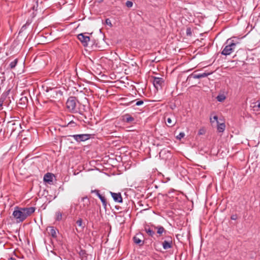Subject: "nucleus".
I'll return each instance as SVG.
<instances>
[{"mask_svg":"<svg viewBox=\"0 0 260 260\" xmlns=\"http://www.w3.org/2000/svg\"><path fill=\"white\" fill-rule=\"evenodd\" d=\"M36 208L30 207L28 208H20L16 207L13 212V216L16 220L17 222H22L25 220L28 216H30L35 212Z\"/></svg>","mask_w":260,"mask_h":260,"instance_id":"1","label":"nucleus"},{"mask_svg":"<svg viewBox=\"0 0 260 260\" xmlns=\"http://www.w3.org/2000/svg\"><path fill=\"white\" fill-rule=\"evenodd\" d=\"M225 46L221 51V54L227 56L230 55L234 52L237 43L232 39H229L226 40Z\"/></svg>","mask_w":260,"mask_h":260,"instance_id":"2","label":"nucleus"},{"mask_svg":"<svg viewBox=\"0 0 260 260\" xmlns=\"http://www.w3.org/2000/svg\"><path fill=\"white\" fill-rule=\"evenodd\" d=\"M77 99L74 96L70 97L67 102L66 106L67 109L72 112L76 111Z\"/></svg>","mask_w":260,"mask_h":260,"instance_id":"3","label":"nucleus"},{"mask_svg":"<svg viewBox=\"0 0 260 260\" xmlns=\"http://www.w3.org/2000/svg\"><path fill=\"white\" fill-rule=\"evenodd\" d=\"M81 201L82 202V204H81L80 208L87 214L88 211L89 210V207L90 205V201L87 197L82 198Z\"/></svg>","mask_w":260,"mask_h":260,"instance_id":"4","label":"nucleus"},{"mask_svg":"<svg viewBox=\"0 0 260 260\" xmlns=\"http://www.w3.org/2000/svg\"><path fill=\"white\" fill-rule=\"evenodd\" d=\"M70 136L73 137L78 143L85 141L90 138V135L89 134L73 135Z\"/></svg>","mask_w":260,"mask_h":260,"instance_id":"5","label":"nucleus"},{"mask_svg":"<svg viewBox=\"0 0 260 260\" xmlns=\"http://www.w3.org/2000/svg\"><path fill=\"white\" fill-rule=\"evenodd\" d=\"M164 80L162 78L153 77V84L155 88L158 90L161 88L164 84Z\"/></svg>","mask_w":260,"mask_h":260,"instance_id":"6","label":"nucleus"},{"mask_svg":"<svg viewBox=\"0 0 260 260\" xmlns=\"http://www.w3.org/2000/svg\"><path fill=\"white\" fill-rule=\"evenodd\" d=\"M78 39L84 47L87 46L88 43L90 41L89 37L85 35L84 34H79L78 35Z\"/></svg>","mask_w":260,"mask_h":260,"instance_id":"7","label":"nucleus"},{"mask_svg":"<svg viewBox=\"0 0 260 260\" xmlns=\"http://www.w3.org/2000/svg\"><path fill=\"white\" fill-rule=\"evenodd\" d=\"M162 247L164 249L167 250L171 248L173 246V241L171 237H167V239L162 243Z\"/></svg>","mask_w":260,"mask_h":260,"instance_id":"8","label":"nucleus"},{"mask_svg":"<svg viewBox=\"0 0 260 260\" xmlns=\"http://www.w3.org/2000/svg\"><path fill=\"white\" fill-rule=\"evenodd\" d=\"M154 225H146L144 226V231L149 236L153 237L155 235V230L153 228Z\"/></svg>","mask_w":260,"mask_h":260,"instance_id":"9","label":"nucleus"},{"mask_svg":"<svg viewBox=\"0 0 260 260\" xmlns=\"http://www.w3.org/2000/svg\"><path fill=\"white\" fill-rule=\"evenodd\" d=\"M122 121L127 123H134L135 118L129 114H125L122 116Z\"/></svg>","mask_w":260,"mask_h":260,"instance_id":"10","label":"nucleus"},{"mask_svg":"<svg viewBox=\"0 0 260 260\" xmlns=\"http://www.w3.org/2000/svg\"><path fill=\"white\" fill-rule=\"evenodd\" d=\"M153 228L156 231L157 237L162 236L163 235H166V234L167 233V231L162 226H160V225L155 226H153Z\"/></svg>","mask_w":260,"mask_h":260,"instance_id":"11","label":"nucleus"},{"mask_svg":"<svg viewBox=\"0 0 260 260\" xmlns=\"http://www.w3.org/2000/svg\"><path fill=\"white\" fill-rule=\"evenodd\" d=\"M143 236L141 234H136L133 238V240L135 243L140 246L144 244V241L142 240Z\"/></svg>","mask_w":260,"mask_h":260,"instance_id":"12","label":"nucleus"},{"mask_svg":"<svg viewBox=\"0 0 260 260\" xmlns=\"http://www.w3.org/2000/svg\"><path fill=\"white\" fill-rule=\"evenodd\" d=\"M110 193L111 194L112 197L113 198L114 201L118 203H122V198L121 194L120 192L115 193L112 191H110Z\"/></svg>","mask_w":260,"mask_h":260,"instance_id":"13","label":"nucleus"},{"mask_svg":"<svg viewBox=\"0 0 260 260\" xmlns=\"http://www.w3.org/2000/svg\"><path fill=\"white\" fill-rule=\"evenodd\" d=\"M54 175L50 173H47L44 176V181L49 184L53 183V179Z\"/></svg>","mask_w":260,"mask_h":260,"instance_id":"14","label":"nucleus"},{"mask_svg":"<svg viewBox=\"0 0 260 260\" xmlns=\"http://www.w3.org/2000/svg\"><path fill=\"white\" fill-rule=\"evenodd\" d=\"M211 73H200V74H193L191 75L192 77L194 79H200L202 78H205L210 75Z\"/></svg>","mask_w":260,"mask_h":260,"instance_id":"15","label":"nucleus"},{"mask_svg":"<svg viewBox=\"0 0 260 260\" xmlns=\"http://www.w3.org/2000/svg\"><path fill=\"white\" fill-rule=\"evenodd\" d=\"M225 128V125L224 123H218L217 131L219 133H222L224 132Z\"/></svg>","mask_w":260,"mask_h":260,"instance_id":"16","label":"nucleus"},{"mask_svg":"<svg viewBox=\"0 0 260 260\" xmlns=\"http://www.w3.org/2000/svg\"><path fill=\"white\" fill-rule=\"evenodd\" d=\"M48 233L53 238H56L57 237V233L56 230L53 227H50Z\"/></svg>","mask_w":260,"mask_h":260,"instance_id":"17","label":"nucleus"},{"mask_svg":"<svg viewBox=\"0 0 260 260\" xmlns=\"http://www.w3.org/2000/svg\"><path fill=\"white\" fill-rule=\"evenodd\" d=\"M167 126L169 127H172L175 125L176 124V121H173L172 118L170 117H168L167 119Z\"/></svg>","mask_w":260,"mask_h":260,"instance_id":"18","label":"nucleus"},{"mask_svg":"<svg viewBox=\"0 0 260 260\" xmlns=\"http://www.w3.org/2000/svg\"><path fill=\"white\" fill-rule=\"evenodd\" d=\"M101 201L102 203V204H103V206L104 207V209L105 210L107 209V204H108V202L107 201V200L105 198V197H103V198H101Z\"/></svg>","mask_w":260,"mask_h":260,"instance_id":"19","label":"nucleus"},{"mask_svg":"<svg viewBox=\"0 0 260 260\" xmlns=\"http://www.w3.org/2000/svg\"><path fill=\"white\" fill-rule=\"evenodd\" d=\"M18 63V59H15L14 61H12L10 64H9V66L10 67V68L11 69H14L16 66L17 65Z\"/></svg>","mask_w":260,"mask_h":260,"instance_id":"20","label":"nucleus"},{"mask_svg":"<svg viewBox=\"0 0 260 260\" xmlns=\"http://www.w3.org/2000/svg\"><path fill=\"white\" fill-rule=\"evenodd\" d=\"M216 99L218 101L221 102L225 99V96L223 94H220L216 97Z\"/></svg>","mask_w":260,"mask_h":260,"instance_id":"21","label":"nucleus"},{"mask_svg":"<svg viewBox=\"0 0 260 260\" xmlns=\"http://www.w3.org/2000/svg\"><path fill=\"white\" fill-rule=\"evenodd\" d=\"M56 220L59 221L62 218V214L60 212H57L56 213Z\"/></svg>","mask_w":260,"mask_h":260,"instance_id":"22","label":"nucleus"},{"mask_svg":"<svg viewBox=\"0 0 260 260\" xmlns=\"http://www.w3.org/2000/svg\"><path fill=\"white\" fill-rule=\"evenodd\" d=\"M210 122L211 123H213L214 122V121L215 120L217 121V123H218V116H216V115H215L213 117V118H212L211 117H210Z\"/></svg>","mask_w":260,"mask_h":260,"instance_id":"23","label":"nucleus"},{"mask_svg":"<svg viewBox=\"0 0 260 260\" xmlns=\"http://www.w3.org/2000/svg\"><path fill=\"white\" fill-rule=\"evenodd\" d=\"M185 136V134L183 132L180 133L178 135L176 136V138L178 140H181L182 138H184Z\"/></svg>","mask_w":260,"mask_h":260,"instance_id":"24","label":"nucleus"},{"mask_svg":"<svg viewBox=\"0 0 260 260\" xmlns=\"http://www.w3.org/2000/svg\"><path fill=\"white\" fill-rule=\"evenodd\" d=\"M76 223L79 226H82V219L81 218H79L76 221Z\"/></svg>","mask_w":260,"mask_h":260,"instance_id":"25","label":"nucleus"},{"mask_svg":"<svg viewBox=\"0 0 260 260\" xmlns=\"http://www.w3.org/2000/svg\"><path fill=\"white\" fill-rule=\"evenodd\" d=\"M76 125V123H75L73 121H71L68 123L67 126H69L71 127H74Z\"/></svg>","mask_w":260,"mask_h":260,"instance_id":"26","label":"nucleus"},{"mask_svg":"<svg viewBox=\"0 0 260 260\" xmlns=\"http://www.w3.org/2000/svg\"><path fill=\"white\" fill-rule=\"evenodd\" d=\"M205 134V130L204 128L200 129L198 132L199 135H203Z\"/></svg>","mask_w":260,"mask_h":260,"instance_id":"27","label":"nucleus"},{"mask_svg":"<svg viewBox=\"0 0 260 260\" xmlns=\"http://www.w3.org/2000/svg\"><path fill=\"white\" fill-rule=\"evenodd\" d=\"M91 193H95L97 196L98 194H100V190L98 189H94L91 190Z\"/></svg>","mask_w":260,"mask_h":260,"instance_id":"28","label":"nucleus"},{"mask_svg":"<svg viewBox=\"0 0 260 260\" xmlns=\"http://www.w3.org/2000/svg\"><path fill=\"white\" fill-rule=\"evenodd\" d=\"M133 3L131 1H127L126 2V6L128 7V8H131L133 6Z\"/></svg>","mask_w":260,"mask_h":260,"instance_id":"29","label":"nucleus"},{"mask_svg":"<svg viewBox=\"0 0 260 260\" xmlns=\"http://www.w3.org/2000/svg\"><path fill=\"white\" fill-rule=\"evenodd\" d=\"M105 22H106V23L107 25H108L109 26H110V27L112 26L111 21L109 19H106Z\"/></svg>","mask_w":260,"mask_h":260,"instance_id":"30","label":"nucleus"},{"mask_svg":"<svg viewBox=\"0 0 260 260\" xmlns=\"http://www.w3.org/2000/svg\"><path fill=\"white\" fill-rule=\"evenodd\" d=\"M143 101H142V100H139L138 101H137L136 103V104L135 105L136 106H140V105H142L143 104Z\"/></svg>","mask_w":260,"mask_h":260,"instance_id":"31","label":"nucleus"},{"mask_svg":"<svg viewBox=\"0 0 260 260\" xmlns=\"http://www.w3.org/2000/svg\"><path fill=\"white\" fill-rule=\"evenodd\" d=\"M186 34L187 35L190 36L191 35V30L190 28H187L186 29Z\"/></svg>","mask_w":260,"mask_h":260,"instance_id":"32","label":"nucleus"},{"mask_svg":"<svg viewBox=\"0 0 260 260\" xmlns=\"http://www.w3.org/2000/svg\"><path fill=\"white\" fill-rule=\"evenodd\" d=\"M4 103V100L2 98L0 99V110L3 109V105Z\"/></svg>","mask_w":260,"mask_h":260,"instance_id":"33","label":"nucleus"},{"mask_svg":"<svg viewBox=\"0 0 260 260\" xmlns=\"http://www.w3.org/2000/svg\"><path fill=\"white\" fill-rule=\"evenodd\" d=\"M255 104L256 105H255L254 107L260 108V101H258Z\"/></svg>","mask_w":260,"mask_h":260,"instance_id":"34","label":"nucleus"},{"mask_svg":"<svg viewBox=\"0 0 260 260\" xmlns=\"http://www.w3.org/2000/svg\"><path fill=\"white\" fill-rule=\"evenodd\" d=\"M231 218V219H232V220H236V215H232Z\"/></svg>","mask_w":260,"mask_h":260,"instance_id":"35","label":"nucleus"},{"mask_svg":"<svg viewBox=\"0 0 260 260\" xmlns=\"http://www.w3.org/2000/svg\"><path fill=\"white\" fill-rule=\"evenodd\" d=\"M98 197L99 198V199L101 200L102 198L104 197V196H103L101 193L98 195Z\"/></svg>","mask_w":260,"mask_h":260,"instance_id":"36","label":"nucleus"},{"mask_svg":"<svg viewBox=\"0 0 260 260\" xmlns=\"http://www.w3.org/2000/svg\"><path fill=\"white\" fill-rule=\"evenodd\" d=\"M8 260H16V258L13 257H11L8 259Z\"/></svg>","mask_w":260,"mask_h":260,"instance_id":"37","label":"nucleus"},{"mask_svg":"<svg viewBox=\"0 0 260 260\" xmlns=\"http://www.w3.org/2000/svg\"><path fill=\"white\" fill-rule=\"evenodd\" d=\"M12 125H15V123H12Z\"/></svg>","mask_w":260,"mask_h":260,"instance_id":"38","label":"nucleus"},{"mask_svg":"<svg viewBox=\"0 0 260 260\" xmlns=\"http://www.w3.org/2000/svg\"><path fill=\"white\" fill-rule=\"evenodd\" d=\"M50 90L51 91H52V89H50ZM53 91H54L53 90Z\"/></svg>","mask_w":260,"mask_h":260,"instance_id":"39","label":"nucleus"}]
</instances>
